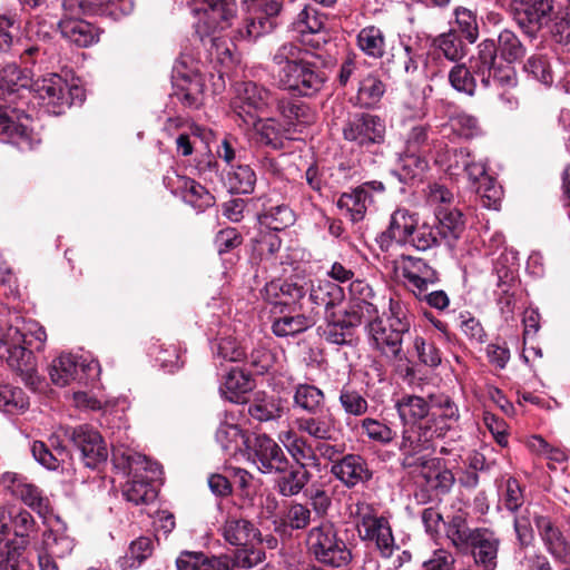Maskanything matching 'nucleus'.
Wrapping results in <instances>:
<instances>
[{
	"mask_svg": "<svg viewBox=\"0 0 570 570\" xmlns=\"http://www.w3.org/2000/svg\"><path fill=\"white\" fill-rule=\"evenodd\" d=\"M431 421L432 429L442 428V431H436L432 435V440L443 438L452 424L459 419L458 406L449 397H443L438 403L431 405Z\"/></svg>",
	"mask_w": 570,
	"mask_h": 570,
	"instance_id": "37998d69",
	"label": "nucleus"
},
{
	"mask_svg": "<svg viewBox=\"0 0 570 570\" xmlns=\"http://www.w3.org/2000/svg\"><path fill=\"white\" fill-rule=\"evenodd\" d=\"M273 61L278 66V87L293 96L314 97L327 82L320 56L299 43H283L274 53Z\"/></svg>",
	"mask_w": 570,
	"mask_h": 570,
	"instance_id": "f03ea898",
	"label": "nucleus"
},
{
	"mask_svg": "<svg viewBox=\"0 0 570 570\" xmlns=\"http://www.w3.org/2000/svg\"><path fill=\"white\" fill-rule=\"evenodd\" d=\"M46 340V330L36 323L23 327L0 323V358L33 391L41 383L36 353Z\"/></svg>",
	"mask_w": 570,
	"mask_h": 570,
	"instance_id": "7ed1b4c3",
	"label": "nucleus"
},
{
	"mask_svg": "<svg viewBox=\"0 0 570 570\" xmlns=\"http://www.w3.org/2000/svg\"><path fill=\"white\" fill-rule=\"evenodd\" d=\"M122 494L126 500L137 504H148L157 498V490L154 480L138 472L126 482Z\"/></svg>",
	"mask_w": 570,
	"mask_h": 570,
	"instance_id": "58836bf2",
	"label": "nucleus"
},
{
	"mask_svg": "<svg viewBox=\"0 0 570 570\" xmlns=\"http://www.w3.org/2000/svg\"><path fill=\"white\" fill-rule=\"evenodd\" d=\"M435 219L436 224H430L432 236L435 238L432 248L440 246L442 242L452 247L465 229L463 214L456 208L440 207Z\"/></svg>",
	"mask_w": 570,
	"mask_h": 570,
	"instance_id": "412c9836",
	"label": "nucleus"
},
{
	"mask_svg": "<svg viewBox=\"0 0 570 570\" xmlns=\"http://www.w3.org/2000/svg\"><path fill=\"white\" fill-rule=\"evenodd\" d=\"M449 82L458 92L474 97L478 89L479 76L473 72L470 63H456L449 71Z\"/></svg>",
	"mask_w": 570,
	"mask_h": 570,
	"instance_id": "603ef678",
	"label": "nucleus"
},
{
	"mask_svg": "<svg viewBox=\"0 0 570 570\" xmlns=\"http://www.w3.org/2000/svg\"><path fill=\"white\" fill-rule=\"evenodd\" d=\"M428 168L429 161L424 155L404 150L400 157V168L392 170L391 176L396 178L403 186H406L420 178Z\"/></svg>",
	"mask_w": 570,
	"mask_h": 570,
	"instance_id": "79ce46f5",
	"label": "nucleus"
},
{
	"mask_svg": "<svg viewBox=\"0 0 570 570\" xmlns=\"http://www.w3.org/2000/svg\"><path fill=\"white\" fill-rule=\"evenodd\" d=\"M357 46L367 57L381 59L386 49L385 33L376 26H366L357 35Z\"/></svg>",
	"mask_w": 570,
	"mask_h": 570,
	"instance_id": "09e8293b",
	"label": "nucleus"
},
{
	"mask_svg": "<svg viewBox=\"0 0 570 570\" xmlns=\"http://www.w3.org/2000/svg\"><path fill=\"white\" fill-rule=\"evenodd\" d=\"M495 48L500 58L508 63L519 62L527 55V47L517 33L510 29H503L499 32Z\"/></svg>",
	"mask_w": 570,
	"mask_h": 570,
	"instance_id": "a18cd8bd",
	"label": "nucleus"
},
{
	"mask_svg": "<svg viewBox=\"0 0 570 570\" xmlns=\"http://www.w3.org/2000/svg\"><path fill=\"white\" fill-rule=\"evenodd\" d=\"M294 403L302 410L316 414L325 406L324 392L312 384H298L294 393Z\"/></svg>",
	"mask_w": 570,
	"mask_h": 570,
	"instance_id": "5fc2aeb1",
	"label": "nucleus"
},
{
	"mask_svg": "<svg viewBox=\"0 0 570 570\" xmlns=\"http://www.w3.org/2000/svg\"><path fill=\"white\" fill-rule=\"evenodd\" d=\"M173 193L198 212H204L215 204L213 194L200 183L187 176H176V187Z\"/></svg>",
	"mask_w": 570,
	"mask_h": 570,
	"instance_id": "a878e982",
	"label": "nucleus"
},
{
	"mask_svg": "<svg viewBox=\"0 0 570 570\" xmlns=\"http://www.w3.org/2000/svg\"><path fill=\"white\" fill-rule=\"evenodd\" d=\"M366 317L347 306L343 311L324 314V325L318 327L320 335L330 344L352 345L356 331Z\"/></svg>",
	"mask_w": 570,
	"mask_h": 570,
	"instance_id": "2eb2a0df",
	"label": "nucleus"
},
{
	"mask_svg": "<svg viewBox=\"0 0 570 570\" xmlns=\"http://www.w3.org/2000/svg\"><path fill=\"white\" fill-rule=\"evenodd\" d=\"M350 293L352 299L348 306L352 309H357V313L368 317H375L379 309L372 302L375 297V293L372 286L364 279H355L350 284Z\"/></svg>",
	"mask_w": 570,
	"mask_h": 570,
	"instance_id": "c03bdc74",
	"label": "nucleus"
},
{
	"mask_svg": "<svg viewBox=\"0 0 570 570\" xmlns=\"http://www.w3.org/2000/svg\"><path fill=\"white\" fill-rule=\"evenodd\" d=\"M340 404L344 412L353 416H362L368 410V403L364 395L350 384L343 385L340 391Z\"/></svg>",
	"mask_w": 570,
	"mask_h": 570,
	"instance_id": "0e129e2a",
	"label": "nucleus"
},
{
	"mask_svg": "<svg viewBox=\"0 0 570 570\" xmlns=\"http://www.w3.org/2000/svg\"><path fill=\"white\" fill-rule=\"evenodd\" d=\"M190 4L194 7L195 12H204L213 21V26L209 27L207 36L210 37L213 46L218 47L219 38L215 33L224 32L230 29L229 37L234 42H238L233 38V32L237 29L242 21L235 27V21L238 18V3L237 0H190ZM248 42L247 40H245Z\"/></svg>",
	"mask_w": 570,
	"mask_h": 570,
	"instance_id": "4468645a",
	"label": "nucleus"
},
{
	"mask_svg": "<svg viewBox=\"0 0 570 570\" xmlns=\"http://www.w3.org/2000/svg\"><path fill=\"white\" fill-rule=\"evenodd\" d=\"M371 203L363 196L362 190L354 188L351 193H343L338 200L337 207L345 209L353 223H357L364 219L367 204Z\"/></svg>",
	"mask_w": 570,
	"mask_h": 570,
	"instance_id": "bf43d9fd",
	"label": "nucleus"
},
{
	"mask_svg": "<svg viewBox=\"0 0 570 570\" xmlns=\"http://www.w3.org/2000/svg\"><path fill=\"white\" fill-rule=\"evenodd\" d=\"M316 324L314 313L311 309L277 313L272 332L277 337L294 336L301 334Z\"/></svg>",
	"mask_w": 570,
	"mask_h": 570,
	"instance_id": "5701e85b",
	"label": "nucleus"
},
{
	"mask_svg": "<svg viewBox=\"0 0 570 570\" xmlns=\"http://www.w3.org/2000/svg\"><path fill=\"white\" fill-rule=\"evenodd\" d=\"M306 546L308 553L322 564L340 568L352 560L350 549L330 521H324L308 531Z\"/></svg>",
	"mask_w": 570,
	"mask_h": 570,
	"instance_id": "39448f33",
	"label": "nucleus"
},
{
	"mask_svg": "<svg viewBox=\"0 0 570 570\" xmlns=\"http://www.w3.org/2000/svg\"><path fill=\"white\" fill-rule=\"evenodd\" d=\"M111 462L114 468L126 476L138 472H146L149 468L148 459L125 445H112Z\"/></svg>",
	"mask_w": 570,
	"mask_h": 570,
	"instance_id": "473e14b6",
	"label": "nucleus"
},
{
	"mask_svg": "<svg viewBox=\"0 0 570 570\" xmlns=\"http://www.w3.org/2000/svg\"><path fill=\"white\" fill-rule=\"evenodd\" d=\"M16 498L36 511L39 515L46 517L50 513V502L42 491L35 484L18 482L12 490Z\"/></svg>",
	"mask_w": 570,
	"mask_h": 570,
	"instance_id": "3c124183",
	"label": "nucleus"
},
{
	"mask_svg": "<svg viewBox=\"0 0 570 570\" xmlns=\"http://www.w3.org/2000/svg\"><path fill=\"white\" fill-rule=\"evenodd\" d=\"M257 141L274 150L284 148V134L281 126L272 118L258 121L256 126Z\"/></svg>",
	"mask_w": 570,
	"mask_h": 570,
	"instance_id": "e2e57ef3",
	"label": "nucleus"
},
{
	"mask_svg": "<svg viewBox=\"0 0 570 570\" xmlns=\"http://www.w3.org/2000/svg\"><path fill=\"white\" fill-rule=\"evenodd\" d=\"M265 559V551L262 543L250 542L248 546L237 548L232 556L229 562L233 564V570L238 568H253Z\"/></svg>",
	"mask_w": 570,
	"mask_h": 570,
	"instance_id": "338daca9",
	"label": "nucleus"
},
{
	"mask_svg": "<svg viewBox=\"0 0 570 570\" xmlns=\"http://www.w3.org/2000/svg\"><path fill=\"white\" fill-rule=\"evenodd\" d=\"M248 415L258 422L275 421L282 417L283 406L279 397L258 392L248 404Z\"/></svg>",
	"mask_w": 570,
	"mask_h": 570,
	"instance_id": "a19ab883",
	"label": "nucleus"
},
{
	"mask_svg": "<svg viewBox=\"0 0 570 570\" xmlns=\"http://www.w3.org/2000/svg\"><path fill=\"white\" fill-rule=\"evenodd\" d=\"M262 473H284L289 468V460L278 443L267 434H257L247 446Z\"/></svg>",
	"mask_w": 570,
	"mask_h": 570,
	"instance_id": "dca6fc26",
	"label": "nucleus"
},
{
	"mask_svg": "<svg viewBox=\"0 0 570 570\" xmlns=\"http://www.w3.org/2000/svg\"><path fill=\"white\" fill-rule=\"evenodd\" d=\"M223 537L237 548L263 542L259 529L246 519L228 518L223 525Z\"/></svg>",
	"mask_w": 570,
	"mask_h": 570,
	"instance_id": "c756f323",
	"label": "nucleus"
},
{
	"mask_svg": "<svg viewBox=\"0 0 570 570\" xmlns=\"http://www.w3.org/2000/svg\"><path fill=\"white\" fill-rule=\"evenodd\" d=\"M30 87L46 110L55 116L63 115L73 105L80 106L86 98L85 89L69 83L58 73H49L31 81V70L16 62L7 63L0 71V98L7 99L20 89Z\"/></svg>",
	"mask_w": 570,
	"mask_h": 570,
	"instance_id": "f257e3e1",
	"label": "nucleus"
},
{
	"mask_svg": "<svg viewBox=\"0 0 570 570\" xmlns=\"http://www.w3.org/2000/svg\"><path fill=\"white\" fill-rule=\"evenodd\" d=\"M534 523L547 550L553 558L561 563L570 564V546L559 528L546 515H535Z\"/></svg>",
	"mask_w": 570,
	"mask_h": 570,
	"instance_id": "4be33fe9",
	"label": "nucleus"
},
{
	"mask_svg": "<svg viewBox=\"0 0 570 570\" xmlns=\"http://www.w3.org/2000/svg\"><path fill=\"white\" fill-rule=\"evenodd\" d=\"M296 220L294 210L287 204H264L258 214V222L269 230L281 232L292 226Z\"/></svg>",
	"mask_w": 570,
	"mask_h": 570,
	"instance_id": "f704fd0d",
	"label": "nucleus"
},
{
	"mask_svg": "<svg viewBox=\"0 0 570 570\" xmlns=\"http://www.w3.org/2000/svg\"><path fill=\"white\" fill-rule=\"evenodd\" d=\"M283 9V0H250L242 24L233 32L236 40L255 42L258 38L272 33L276 27V18Z\"/></svg>",
	"mask_w": 570,
	"mask_h": 570,
	"instance_id": "1a4fd4ad",
	"label": "nucleus"
},
{
	"mask_svg": "<svg viewBox=\"0 0 570 570\" xmlns=\"http://www.w3.org/2000/svg\"><path fill=\"white\" fill-rule=\"evenodd\" d=\"M63 435L72 443L80 454L86 468L98 469L108 459L107 445L101 434L88 424L63 429Z\"/></svg>",
	"mask_w": 570,
	"mask_h": 570,
	"instance_id": "ddd939ff",
	"label": "nucleus"
},
{
	"mask_svg": "<svg viewBox=\"0 0 570 570\" xmlns=\"http://www.w3.org/2000/svg\"><path fill=\"white\" fill-rule=\"evenodd\" d=\"M177 570H233L229 556L205 557L203 553L183 552L176 560Z\"/></svg>",
	"mask_w": 570,
	"mask_h": 570,
	"instance_id": "c9c22d12",
	"label": "nucleus"
},
{
	"mask_svg": "<svg viewBox=\"0 0 570 570\" xmlns=\"http://www.w3.org/2000/svg\"><path fill=\"white\" fill-rule=\"evenodd\" d=\"M385 72L390 78H403L417 69L413 58L412 48L405 46L403 49L393 52L384 63Z\"/></svg>",
	"mask_w": 570,
	"mask_h": 570,
	"instance_id": "6e6d98bb",
	"label": "nucleus"
},
{
	"mask_svg": "<svg viewBox=\"0 0 570 570\" xmlns=\"http://www.w3.org/2000/svg\"><path fill=\"white\" fill-rule=\"evenodd\" d=\"M274 101L273 94L265 87L252 81L243 82L232 102L235 120H240L246 126H256L269 114Z\"/></svg>",
	"mask_w": 570,
	"mask_h": 570,
	"instance_id": "9b49d317",
	"label": "nucleus"
},
{
	"mask_svg": "<svg viewBox=\"0 0 570 570\" xmlns=\"http://www.w3.org/2000/svg\"><path fill=\"white\" fill-rule=\"evenodd\" d=\"M171 97L185 108L198 109L204 104L205 78L197 63L188 56H181L171 72Z\"/></svg>",
	"mask_w": 570,
	"mask_h": 570,
	"instance_id": "6e6552de",
	"label": "nucleus"
},
{
	"mask_svg": "<svg viewBox=\"0 0 570 570\" xmlns=\"http://www.w3.org/2000/svg\"><path fill=\"white\" fill-rule=\"evenodd\" d=\"M307 309L314 313L317 321L320 308L323 307L326 313L333 312L341 306L345 299V292L342 286L331 281H318L315 285L308 282Z\"/></svg>",
	"mask_w": 570,
	"mask_h": 570,
	"instance_id": "aec40b11",
	"label": "nucleus"
},
{
	"mask_svg": "<svg viewBox=\"0 0 570 570\" xmlns=\"http://www.w3.org/2000/svg\"><path fill=\"white\" fill-rule=\"evenodd\" d=\"M308 282L304 278L289 277L286 279H273L265 284L261 291L263 301L271 306V314L286 311L307 309Z\"/></svg>",
	"mask_w": 570,
	"mask_h": 570,
	"instance_id": "0eeeda50",
	"label": "nucleus"
},
{
	"mask_svg": "<svg viewBox=\"0 0 570 570\" xmlns=\"http://www.w3.org/2000/svg\"><path fill=\"white\" fill-rule=\"evenodd\" d=\"M92 368L91 365L78 363L77 358L70 354H61L52 360L49 366V376L57 386H66L71 382L81 383L85 380V371Z\"/></svg>",
	"mask_w": 570,
	"mask_h": 570,
	"instance_id": "b1692460",
	"label": "nucleus"
},
{
	"mask_svg": "<svg viewBox=\"0 0 570 570\" xmlns=\"http://www.w3.org/2000/svg\"><path fill=\"white\" fill-rule=\"evenodd\" d=\"M365 323L368 335L377 351L393 361L410 363L402 350V343L397 334L392 333L386 322L380 318L379 313L375 317L366 318Z\"/></svg>",
	"mask_w": 570,
	"mask_h": 570,
	"instance_id": "6ab92c4d",
	"label": "nucleus"
},
{
	"mask_svg": "<svg viewBox=\"0 0 570 570\" xmlns=\"http://www.w3.org/2000/svg\"><path fill=\"white\" fill-rule=\"evenodd\" d=\"M395 409L404 424L402 436L409 441V445L417 444L420 438L426 440L432 438L438 428L430 425L431 405L423 397L417 395H403L395 402ZM442 431V428H439Z\"/></svg>",
	"mask_w": 570,
	"mask_h": 570,
	"instance_id": "9d476101",
	"label": "nucleus"
},
{
	"mask_svg": "<svg viewBox=\"0 0 570 570\" xmlns=\"http://www.w3.org/2000/svg\"><path fill=\"white\" fill-rule=\"evenodd\" d=\"M342 137L358 149L371 151L385 142V119L365 111L347 112L342 124Z\"/></svg>",
	"mask_w": 570,
	"mask_h": 570,
	"instance_id": "423d86ee",
	"label": "nucleus"
},
{
	"mask_svg": "<svg viewBox=\"0 0 570 570\" xmlns=\"http://www.w3.org/2000/svg\"><path fill=\"white\" fill-rule=\"evenodd\" d=\"M156 541L151 535H140L132 540L126 556L120 560L122 569L139 568L153 556Z\"/></svg>",
	"mask_w": 570,
	"mask_h": 570,
	"instance_id": "49530a36",
	"label": "nucleus"
},
{
	"mask_svg": "<svg viewBox=\"0 0 570 570\" xmlns=\"http://www.w3.org/2000/svg\"><path fill=\"white\" fill-rule=\"evenodd\" d=\"M417 213L407 208H396L391 217L389 225L376 238L382 250H389L392 244L399 246H410L417 250H428L434 244V236L429 223L419 224Z\"/></svg>",
	"mask_w": 570,
	"mask_h": 570,
	"instance_id": "20e7f679",
	"label": "nucleus"
},
{
	"mask_svg": "<svg viewBox=\"0 0 570 570\" xmlns=\"http://www.w3.org/2000/svg\"><path fill=\"white\" fill-rule=\"evenodd\" d=\"M336 419L331 410L324 406L313 416L301 417L297 420L299 431L322 441H335Z\"/></svg>",
	"mask_w": 570,
	"mask_h": 570,
	"instance_id": "cd10ccee",
	"label": "nucleus"
},
{
	"mask_svg": "<svg viewBox=\"0 0 570 570\" xmlns=\"http://www.w3.org/2000/svg\"><path fill=\"white\" fill-rule=\"evenodd\" d=\"M330 472L347 489L366 484L373 479L367 460L356 453L343 455L340 462L332 464Z\"/></svg>",
	"mask_w": 570,
	"mask_h": 570,
	"instance_id": "a211bd4d",
	"label": "nucleus"
},
{
	"mask_svg": "<svg viewBox=\"0 0 570 570\" xmlns=\"http://www.w3.org/2000/svg\"><path fill=\"white\" fill-rule=\"evenodd\" d=\"M58 29L65 39L80 48L89 47L99 40V28L83 19H61Z\"/></svg>",
	"mask_w": 570,
	"mask_h": 570,
	"instance_id": "bb28decb",
	"label": "nucleus"
},
{
	"mask_svg": "<svg viewBox=\"0 0 570 570\" xmlns=\"http://www.w3.org/2000/svg\"><path fill=\"white\" fill-rule=\"evenodd\" d=\"M215 439L228 454H235L243 445L247 449L250 444V436L236 424L222 423Z\"/></svg>",
	"mask_w": 570,
	"mask_h": 570,
	"instance_id": "8fccbe9b",
	"label": "nucleus"
},
{
	"mask_svg": "<svg viewBox=\"0 0 570 570\" xmlns=\"http://www.w3.org/2000/svg\"><path fill=\"white\" fill-rule=\"evenodd\" d=\"M554 41L561 45L566 51H570V0L556 16V22L551 27Z\"/></svg>",
	"mask_w": 570,
	"mask_h": 570,
	"instance_id": "774afa93",
	"label": "nucleus"
},
{
	"mask_svg": "<svg viewBox=\"0 0 570 570\" xmlns=\"http://www.w3.org/2000/svg\"><path fill=\"white\" fill-rule=\"evenodd\" d=\"M276 481L275 489L282 497H294L297 495L308 483L311 473L307 469L302 466H295L289 463V468L286 472L281 473Z\"/></svg>",
	"mask_w": 570,
	"mask_h": 570,
	"instance_id": "de8ad7c7",
	"label": "nucleus"
},
{
	"mask_svg": "<svg viewBox=\"0 0 570 570\" xmlns=\"http://www.w3.org/2000/svg\"><path fill=\"white\" fill-rule=\"evenodd\" d=\"M498 56L495 39L487 38L476 46V52L468 60L484 89L491 87V70L497 63Z\"/></svg>",
	"mask_w": 570,
	"mask_h": 570,
	"instance_id": "393cba45",
	"label": "nucleus"
},
{
	"mask_svg": "<svg viewBox=\"0 0 570 570\" xmlns=\"http://www.w3.org/2000/svg\"><path fill=\"white\" fill-rule=\"evenodd\" d=\"M499 547L500 539L494 531L488 528H475L474 534L461 550L469 549L475 563L482 567V570H495Z\"/></svg>",
	"mask_w": 570,
	"mask_h": 570,
	"instance_id": "f3484780",
	"label": "nucleus"
},
{
	"mask_svg": "<svg viewBox=\"0 0 570 570\" xmlns=\"http://www.w3.org/2000/svg\"><path fill=\"white\" fill-rule=\"evenodd\" d=\"M29 540L9 538L0 540V570H29L26 557Z\"/></svg>",
	"mask_w": 570,
	"mask_h": 570,
	"instance_id": "2f4dec72",
	"label": "nucleus"
},
{
	"mask_svg": "<svg viewBox=\"0 0 570 570\" xmlns=\"http://www.w3.org/2000/svg\"><path fill=\"white\" fill-rule=\"evenodd\" d=\"M446 128H450L453 134L464 139H472L481 134L478 118L464 111L451 115L448 124L444 126V129Z\"/></svg>",
	"mask_w": 570,
	"mask_h": 570,
	"instance_id": "13d9d810",
	"label": "nucleus"
},
{
	"mask_svg": "<svg viewBox=\"0 0 570 570\" xmlns=\"http://www.w3.org/2000/svg\"><path fill=\"white\" fill-rule=\"evenodd\" d=\"M276 108L288 124H307L309 121L311 109L308 105L301 100L282 97L276 100Z\"/></svg>",
	"mask_w": 570,
	"mask_h": 570,
	"instance_id": "052dcab7",
	"label": "nucleus"
},
{
	"mask_svg": "<svg viewBox=\"0 0 570 570\" xmlns=\"http://www.w3.org/2000/svg\"><path fill=\"white\" fill-rule=\"evenodd\" d=\"M324 26L325 14L311 4H305L293 21L294 29L299 33H317Z\"/></svg>",
	"mask_w": 570,
	"mask_h": 570,
	"instance_id": "680f3d73",
	"label": "nucleus"
},
{
	"mask_svg": "<svg viewBox=\"0 0 570 570\" xmlns=\"http://www.w3.org/2000/svg\"><path fill=\"white\" fill-rule=\"evenodd\" d=\"M256 386L252 374L243 368L233 367L226 375L223 393L225 397L234 403L245 402V394Z\"/></svg>",
	"mask_w": 570,
	"mask_h": 570,
	"instance_id": "4c0bfd02",
	"label": "nucleus"
},
{
	"mask_svg": "<svg viewBox=\"0 0 570 570\" xmlns=\"http://www.w3.org/2000/svg\"><path fill=\"white\" fill-rule=\"evenodd\" d=\"M386 91V85L376 72H368L358 81L354 105L363 109L376 108Z\"/></svg>",
	"mask_w": 570,
	"mask_h": 570,
	"instance_id": "7c9ffc66",
	"label": "nucleus"
},
{
	"mask_svg": "<svg viewBox=\"0 0 570 570\" xmlns=\"http://www.w3.org/2000/svg\"><path fill=\"white\" fill-rule=\"evenodd\" d=\"M432 46L433 51L430 52V57L433 59L444 56L448 60L458 62L468 53L462 37H460L455 28L438 36L433 40Z\"/></svg>",
	"mask_w": 570,
	"mask_h": 570,
	"instance_id": "e433bc0d",
	"label": "nucleus"
},
{
	"mask_svg": "<svg viewBox=\"0 0 570 570\" xmlns=\"http://www.w3.org/2000/svg\"><path fill=\"white\" fill-rule=\"evenodd\" d=\"M256 174L249 165H230L223 183L230 194H252L256 185Z\"/></svg>",
	"mask_w": 570,
	"mask_h": 570,
	"instance_id": "ea45409f",
	"label": "nucleus"
},
{
	"mask_svg": "<svg viewBox=\"0 0 570 570\" xmlns=\"http://www.w3.org/2000/svg\"><path fill=\"white\" fill-rule=\"evenodd\" d=\"M433 440L432 438H420L417 444L409 445V441H406L405 436H402V442L400 444V451L403 454V459L401 461V466L403 469H420L421 462L426 461L430 455H419L423 451H426L432 448Z\"/></svg>",
	"mask_w": 570,
	"mask_h": 570,
	"instance_id": "4d7b16f0",
	"label": "nucleus"
},
{
	"mask_svg": "<svg viewBox=\"0 0 570 570\" xmlns=\"http://www.w3.org/2000/svg\"><path fill=\"white\" fill-rule=\"evenodd\" d=\"M402 259L403 262H407L402 273L412 291L429 287L440 281L439 273L424 259L404 255Z\"/></svg>",
	"mask_w": 570,
	"mask_h": 570,
	"instance_id": "c85d7f7f",
	"label": "nucleus"
},
{
	"mask_svg": "<svg viewBox=\"0 0 570 570\" xmlns=\"http://www.w3.org/2000/svg\"><path fill=\"white\" fill-rule=\"evenodd\" d=\"M0 140L16 145L20 149H32L33 134L27 126L17 122L0 109Z\"/></svg>",
	"mask_w": 570,
	"mask_h": 570,
	"instance_id": "72a5a7b5",
	"label": "nucleus"
},
{
	"mask_svg": "<svg viewBox=\"0 0 570 570\" xmlns=\"http://www.w3.org/2000/svg\"><path fill=\"white\" fill-rule=\"evenodd\" d=\"M42 544L46 553L62 559L71 554L75 539L67 533L66 529H49L42 534Z\"/></svg>",
	"mask_w": 570,
	"mask_h": 570,
	"instance_id": "864d4df0",
	"label": "nucleus"
},
{
	"mask_svg": "<svg viewBox=\"0 0 570 570\" xmlns=\"http://www.w3.org/2000/svg\"><path fill=\"white\" fill-rule=\"evenodd\" d=\"M553 0H511L510 13L519 28L530 38H537L539 32L550 21L556 22Z\"/></svg>",
	"mask_w": 570,
	"mask_h": 570,
	"instance_id": "f8f14e48",
	"label": "nucleus"
},
{
	"mask_svg": "<svg viewBox=\"0 0 570 570\" xmlns=\"http://www.w3.org/2000/svg\"><path fill=\"white\" fill-rule=\"evenodd\" d=\"M9 520L14 538L29 540V537L38 529L33 515L26 509L18 508L9 511Z\"/></svg>",
	"mask_w": 570,
	"mask_h": 570,
	"instance_id": "69168bd1",
	"label": "nucleus"
}]
</instances>
